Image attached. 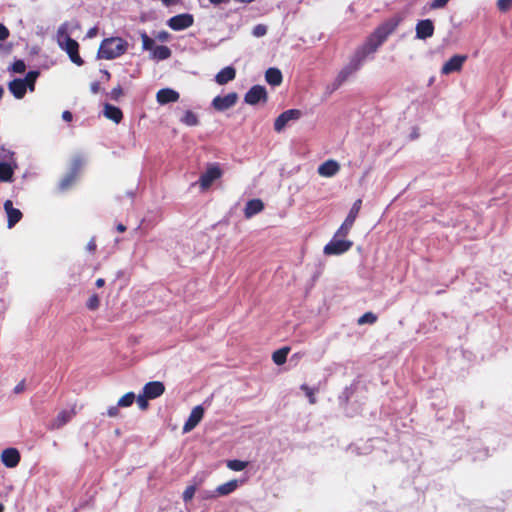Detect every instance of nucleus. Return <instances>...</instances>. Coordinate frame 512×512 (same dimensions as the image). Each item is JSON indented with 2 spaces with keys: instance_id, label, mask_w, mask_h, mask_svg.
<instances>
[{
  "instance_id": "26",
  "label": "nucleus",
  "mask_w": 512,
  "mask_h": 512,
  "mask_svg": "<svg viewBox=\"0 0 512 512\" xmlns=\"http://www.w3.org/2000/svg\"><path fill=\"white\" fill-rule=\"evenodd\" d=\"M238 487V481L237 480H230L224 484H221L219 485L216 490H215V493L217 496H226V495H229L230 493L234 492Z\"/></svg>"
},
{
  "instance_id": "52",
  "label": "nucleus",
  "mask_w": 512,
  "mask_h": 512,
  "mask_svg": "<svg viewBox=\"0 0 512 512\" xmlns=\"http://www.w3.org/2000/svg\"><path fill=\"white\" fill-rule=\"evenodd\" d=\"M121 93H122V90H121V88H120V87H118V88H114V89L112 90V97H113V98H117Z\"/></svg>"
},
{
  "instance_id": "53",
  "label": "nucleus",
  "mask_w": 512,
  "mask_h": 512,
  "mask_svg": "<svg viewBox=\"0 0 512 512\" xmlns=\"http://www.w3.org/2000/svg\"><path fill=\"white\" fill-rule=\"evenodd\" d=\"M116 229L119 233H123L126 231V226L122 223H119L117 226H116Z\"/></svg>"
},
{
  "instance_id": "44",
  "label": "nucleus",
  "mask_w": 512,
  "mask_h": 512,
  "mask_svg": "<svg viewBox=\"0 0 512 512\" xmlns=\"http://www.w3.org/2000/svg\"><path fill=\"white\" fill-rule=\"evenodd\" d=\"M119 407L118 404L116 406H111L107 410V415L109 417H117L119 415Z\"/></svg>"
},
{
  "instance_id": "43",
  "label": "nucleus",
  "mask_w": 512,
  "mask_h": 512,
  "mask_svg": "<svg viewBox=\"0 0 512 512\" xmlns=\"http://www.w3.org/2000/svg\"><path fill=\"white\" fill-rule=\"evenodd\" d=\"M449 0H433L430 4L431 9H439L444 7Z\"/></svg>"
},
{
  "instance_id": "22",
  "label": "nucleus",
  "mask_w": 512,
  "mask_h": 512,
  "mask_svg": "<svg viewBox=\"0 0 512 512\" xmlns=\"http://www.w3.org/2000/svg\"><path fill=\"white\" fill-rule=\"evenodd\" d=\"M236 76V71L233 66H225L222 70H220L216 76L215 81L220 84L224 85L228 83L229 81H232Z\"/></svg>"
},
{
  "instance_id": "17",
  "label": "nucleus",
  "mask_w": 512,
  "mask_h": 512,
  "mask_svg": "<svg viewBox=\"0 0 512 512\" xmlns=\"http://www.w3.org/2000/svg\"><path fill=\"white\" fill-rule=\"evenodd\" d=\"M1 461L6 467L14 468L20 462V453L16 448H7L1 454Z\"/></svg>"
},
{
  "instance_id": "34",
  "label": "nucleus",
  "mask_w": 512,
  "mask_h": 512,
  "mask_svg": "<svg viewBox=\"0 0 512 512\" xmlns=\"http://www.w3.org/2000/svg\"><path fill=\"white\" fill-rule=\"evenodd\" d=\"M141 39L143 49L153 52L154 48L156 47L155 41L152 38H150L146 33L141 34Z\"/></svg>"
},
{
  "instance_id": "39",
  "label": "nucleus",
  "mask_w": 512,
  "mask_h": 512,
  "mask_svg": "<svg viewBox=\"0 0 512 512\" xmlns=\"http://www.w3.org/2000/svg\"><path fill=\"white\" fill-rule=\"evenodd\" d=\"M148 400H150L149 397H145V394L142 392V394L138 395L136 401L141 410H146L149 406Z\"/></svg>"
},
{
  "instance_id": "25",
  "label": "nucleus",
  "mask_w": 512,
  "mask_h": 512,
  "mask_svg": "<svg viewBox=\"0 0 512 512\" xmlns=\"http://www.w3.org/2000/svg\"><path fill=\"white\" fill-rule=\"evenodd\" d=\"M282 73L275 67H270L265 73V80L272 86H279L282 83Z\"/></svg>"
},
{
  "instance_id": "49",
  "label": "nucleus",
  "mask_w": 512,
  "mask_h": 512,
  "mask_svg": "<svg viewBox=\"0 0 512 512\" xmlns=\"http://www.w3.org/2000/svg\"><path fill=\"white\" fill-rule=\"evenodd\" d=\"M62 119L66 122H71L73 119V115L70 111L66 110L62 113Z\"/></svg>"
},
{
  "instance_id": "38",
  "label": "nucleus",
  "mask_w": 512,
  "mask_h": 512,
  "mask_svg": "<svg viewBox=\"0 0 512 512\" xmlns=\"http://www.w3.org/2000/svg\"><path fill=\"white\" fill-rule=\"evenodd\" d=\"M466 60H467V55H465V54H456V55L452 56L447 61L446 64L457 65V64H462Z\"/></svg>"
},
{
  "instance_id": "10",
  "label": "nucleus",
  "mask_w": 512,
  "mask_h": 512,
  "mask_svg": "<svg viewBox=\"0 0 512 512\" xmlns=\"http://www.w3.org/2000/svg\"><path fill=\"white\" fill-rule=\"evenodd\" d=\"M268 99L267 91L264 86H252L244 96L245 103L249 105H256L259 102H266Z\"/></svg>"
},
{
  "instance_id": "59",
  "label": "nucleus",
  "mask_w": 512,
  "mask_h": 512,
  "mask_svg": "<svg viewBox=\"0 0 512 512\" xmlns=\"http://www.w3.org/2000/svg\"><path fill=\"white\" fill-rule=\"evenodd\" d=\"M4 509H5L4 505L2 503H0V512H4Z\"/></svg>"
},
{
  "instance_id": "13",
  "label": "nucleus",
  "mask_w": 512,
  "mask_h": 512,
  "mask_svg": "<svg viewBox=\"0 0 512 512\" xmlns=\"http://www.w3.org/2000/svg\"><path fill=\"white\" fill-rule=\"evenodd\" d=\"M167 24L171 29L180 31L193 24V17L190 14H179L170 18Z\"/></svg>"
},
{
  "instance_id": "4",
  "label": "nucleus",
  "mask_w": 512,
  "mask_h": 512,
  "mask_svg": "<svg viewBox=\"0 0 512 512\" xmlns=\"http://www.w3.org/2000/svg\"><path fill=\"white\" fill-rule=\"evenodd\" d=\"M38 71H29L24 79L16 78L9 82L8 89L17 99H22L27 90H35V82L39 76Z\"/></svg>"
},
{
  "instance_id": "48",
  "label": "nucleus",
  "mask_w": 512,
  "mask_h": 512,
  "mask_svg": "<svg viewBox=\"0 0 512 512\" xmlns=\"http://www.w3.org/2000/svg\"><path fill=\"white\" fill-rule=\"evenodd\" d=\"M90 90L93 94H97L100 91V82L94 81L90 85Z\"/></svg>"
},
{
  "instance_id": "14",
  "label": "nucleus",
  "mask_w": 512,
  "mask_h": 512,
  "mask_svg": "<svg viewBox=\"0 0 512 512\" xmlns=\"http://www.w3.org/2000/svg\"><path fill=\"white\" fill-rule=\"evenodd\" d=\"M4 210L7 214V226L11 229L22 219L23 214L19 209L13 207V203L9 199L4 202Z\"/></svg>"
},
{
  "instance_id": "51",
  "label": "nucleus",
  "mask_w": 512,
  "mask_h": 512,
  "mask_svg": "<svg viewBox=\"0 0 512 512\" xmlns=\"http://www.w3.org/2000/svg\"><path fill=\"white\" fill-rule=\"evenodd\" d=\"M168 37H169V34L165 31L159 32L157 34V38L161 41H166L168 39Z\"/></svg>"
},
{
  "instance_id": "3",
  "label": "nucleus",
  "mask_w": 512,
  "mask_h": 512,
  "mask_svg": "<svg viewBox=\"0 0 512 512\" xmlns=\"http://www.w3.org/2000/svg\"><path fill=\"white\" fill-rule=\"evenodd\" d=\"M396 26V22H385L380 25L367 39L365 44L360 48L359 52L362 55L373 53L385 40L389 33H391ZM361 56L359 60H363Z\"/></svg>"
},
{
  "instance_id": "18",
  "label": "nucleus",
  "mask_w": 512,
  "mask_h": 512,
  "mask_svg": "<svg viewBox=\"0 0 512 512\" xmlns=\"http://www.w3.org/2000/svg\"><path fill=\"white\" fill-rule=\"evenodd\" d=\"M340 170V165L337 161L333 159H329L325 162H323L318 167V174L322 177H333L336 175Z\"/></svg>"
},
{
  "instance_id": "57",
  "label": "nucleus",
  "mask_w": 512,
  "mask_h": 512,
  "mask_svg": "<svg viewBox=\"0 0 512 512\" xmlns=\"http://www.w3.org/2000/svg\"><path fill=\"white\" fill-rule=\"evenodd\" d=\"M3 95H4V89L2 86H0V100L2 99Z\"/></svg>"
},
{
  "instance_id": "40",
  "label": "nucleus",
  "mask_w": 512,
  "mask_h": 512,
  "mask_svg": "<svg viewBox=\"0 0 512 512\" xmlns=\"http://www.w3.org/2000/svg\"><path fill=\"white\" fill-rule=\"evenodd\" d=\"M462 66H442L441 73L443 75H448L453 72H459Z\"/></svg>"
},
{
  "instance_id": "8",
  "label": "nucleus",
  "mask_w": 512,
  "mask_h": 512,
  "mask_svg": "<svg viewBox=\"0 0 512 512\" xmlns=\"http://www.w3.org/2000/svg\"><path fill=\"white\" fill-rule=\"evenodd\" d=\"M358 66H345L337 75L335 80L327 86L328 94H332L342 84L356 75Z\"/></svg>"
},
{
  "instance_id": "31",
  "label": "nucleus",
  "mask_w": 512,
  "mask_h": 512,
  "mask_svg": "<svg viewBox=\"0 0 512 512\" xmlns=\"http://www.w3.org/2000/svg\"><path fill=\"white\" fill-rule=\"evenodd\" d=\"M226 465L230 470L242 471L248 466V462L238 460V459H233V460H228Z\"/></svg>"
},
{
  "instance_id": "45",
  "label": "nucleus",
  "mask_w": 512,
  "mask_h": 512,
  "mask_svg": "<svg viewBox=\"0 0 512 512\" xmlns=\"http://www.w3.org/2000/svg\"><path fill=\"white\" fill-rule=\"evenodd\" d=\"M8 36H9L8 29L3 24L0 23V41L7 39Z\"/></svg>"
},
{
  "instance_id": "9",
  "label": "nucleus",
  "mask_w": 512,
  "mask_h": 512,
  "mask_svg": "<svg viewBox=\"0 0 512 512\" xmlns=\"http://www.w3.org/2000/svg\"><path fill=\"white\" fill-rule=\"evenodd\" d=\"M301 116L302 112L299 109H289L282 112L274 121V130L276 132L283 131L290 121L298 120Z\"/></svg>"
},
{
  "instance_id": "20",
  "label": "nucleus",
  "mask_w": 512,
  "mask_h": 512,
  "mask_svg": "<svg viewBox=\"0 0 512 512\" xmlns=\"http://www.w3.org/2000/svg\"><path fill=\"white\" fill-rule=\"evenodd\" d=\"M434 32L433 22L429 19L421 20L416 25V35L420 39L431 37Z\"/></svg>"
},
{
  "instance_id": "28",
  "label": "nucleus",
  "mask_w": 512,
  "mask_h": 512,
  "mask_svg": "<svg viewBox=\"0 0 512 512\" xmlns=\"http://www.w3.org/2000/svg\"><path fill=\"white\" fill-rule=\"evenodd\" d=\"M289 352H290V347H288V346L282 347V348L274 351L272 354L273 362L276 365H283L287 360V356H288Z\"/></svg>"
},
{
  "instance_id": "47",
  "label": "nucleus",
  "mask_w": 512,
  "mask_h": 512,
  "mask_svg": "<svg viewBox=\"0 0 512 512\" xmlns=\"http://www.w3.org/2000/svg\"><path fill=\"white\" fill-rule=\"evenodd\" d=\"M27 66H9V71L13 73H24Z\"/></svg>"
},
{
  "instance_id": "60",
  "label": "nucleus",
  "mask_w": 512,
  "mask_h": 512,
  "mask_svg": "<svg viewBox=\"0 0 512 512\" xmlns=\"http://www.w3.org/2000/svg\"><path fill=\"white\" fill-rule=\"evenodd\" d=\"M15 64L20 65V64H23V62L22 61H17V62H15Z\"/></svg>"
},
{
  "instance_id": "24",
  "label": "nucleus",
  "mask_w": 512,
  "mask_h": 512,
  "mask_svg": "<svg viewBox=\"0 0 512 512\" xmlns=\"http://www.w3.org/2000/svg\"><path fill=\"white\" fill-rule=\"evenodd\" d=\"M104 115L106 118L114 121L115 123H120L123 119V113L121 109L111 104H105Z\"/></svg>"
},
{
  "instance_id": "46",
  "label": "nucleus",
  "mask_w": 512,
  "mask_h": 512,
  "mask_svg": "<svg viewBox=\"0 0 512 512\" xmlns=\"http://www.w3.org/2000/svg\"><path fill=\"white\" fill-rule=\"evenodd\" d=\"M26 388L25 380H21L15 387H14V393L20 394L22 393Z\"/></svg>"
},
{
  "instance_id": "5",
  "label": "nucleus",
  "mask_w": 512,
  "mask_h": 512,
  "mask_svg": "<svg viewBox=\"0 0 512 512\" xmlns=\"http://www.w3.org/2000/svg\"><path fill=\"white\" fill-rule=\"evenodd\" d=\"M361 206H362V200L361 199H357L353 203V205H352V207H351V209H350L346 219L344 220L342 225L339 227V229L336 231V237L345 238L349 234L351 228L354 225V222H355L356 218L358 217V214L360 212Z\"/></svg>"
},
{
  "instance_id": "15",
  "label": "nucleus",
  "mask_w": 512,
  "mask_h": 512,
  "mask_svg": "<svg viewBox=\"0 0 512 512\" xmlns=\"http://www.w3.org/2000/svg\"><path fill=\"white\" fill-rule=\"evenodd\" d=\"M76 415L75 408L70 410H62L58 413L56 418L50 423V430H57L67 424Z\"/></svg>"
},
{
  "instance_id": "56",
  "label": "nucleus",
  "mask_w": 512,
  "mask_h": 512,
  "mask_svg": "<svg viewBox=\"0 0 512 512\" xmlns=\"http://www.w3.org/2000/svg\"><path fill=\"white\" fill-rule=\"evenodd\" d=\"M212 4H220L224 2L225 0H209Z\"/></svg>"
},
{
  "instance_id": "54",
  "label": "nucleus",
  "mask_w": 512,
  "mask_h": 512,
  "mask_svg": "<svg viewBox=\"0 0 512 512\" xmlns=\"http://www.w3.org/2000/svg\"><path fill=\"white\" fill-rule=\"evenodd\" d=\"M101 73H102V79H104L105 81H108L110 79V74L109 72H107L106 70H101Z\"/></svg>"
},
{
  "instance_id": "36",
  "label": "nucleus",
  "mask_w": 512,
  "mask_h": 512,
  "mask_svg": "<svg viewBox=\"0 0 512 512\" xmlns=\"http://www.w3.org/2000/svg\"><path fill=\"white\" fill-rule=\"evenodd\" d=\"M99 305H100V299L97 294L91 295L86 304V306L89 310H96L99 308Z\"/></svg>"
},
{
  "instance_id": "21",
  "label": "nucleus",
  "mask_w": 512,
  "mask_h": 512,
  "mask_svg": "<svg viewBox=\"0 0 512 512\" xmlns=\"http://www.w3.org/2000/svg\"><path fill=\"white\" fill-rule=\"evenodd\" d=\"M264 210V203L261 199L249 200L244 209L245 218L249 219Z\"/></svg>"
},
{
  "instance_id": "19",
  "label": "nucleus",
  "mask_w": 512,
  "mask_h": 512,
  "mask_svg": "<svg viewBox=\"0 0 512 512\" xmlns=\"http://www.w3.org/2000/svg\"><path fill=\"white\" fill-rule=\"evenodd\" d=\"M179 93L170 88H164L157 92L156 99L159 104H168L179 100Z\"/></svg>"
},
{
  "instance_id": "35",
  "label": "nucleus",
  "mask_w": 512,
  "mask_h": 512,
  "mask_svg": "<svg viewBox=\"0 0 512 512\" xmlns=\"http://www.w3.org/2000/svg\"><path fill=\"white\" fill-rule=\"evenodd\" d=\"M300 388L305 393L306 397L309 400V403L315 404L316 403V397H315L316 390L309 387L307 384H302Z\"/></svg>"
},
{
  "instance_id": "27",
  "label": "nucleus",
  "mask_w": 512,
  "mask_h": 512,
  "mask_svg": "<svg viewBox=\"0 0 512 512\" xmlns=\"http://www.w3.org/2000/svg\"><path fill=\"white\" fill-rule=\"evenodd\" d=\"M13 175V167L7 162H0V182H11Z\"/></svg>"
},
{
  "instance_id": "6",
  "label": "nucleus",
  "mask_w": 512,
  "mask_h": 512,
  "mask_svg": "<svg viewBox=\"0 0 512 512\" xmlns=\"http://www.w3.org/2000/svg\"><path fill=\"white\" fill-rule=\"evenodd\" d=\"M340 238L341 237H336L335 234L332 240L325 245L323 250L325 255H341L350 250L353 246V242Z\"/></svg>"
},
{
  "instance_id": "55",
  "label": "nucleus",
  "mask_w": 512,
  "mask_h": 512,
  "mask_svg": "<svg viewBox=\"0 0 512 512\" xmlns=\"http://www.w3.org/2000/svg\"><path fill=\"white\" fill-rule=\"evenodd\" d=\"M95 284H96L97 287L100 288V287L104 286L105 280L103 278H99V279L96 280Z\"/></svg>"
},
{
  "instance_id": "16",
  "label": "nucleus",
  "mask_w": 512,
  "mask_h": 512,
  "mask_svg": "<svg viewBox=\"0 0 512 512\" xmlns=\"http://www.w3.org/2000/svg\"><path fill=\"white\" fill-rule=\"evenodd\" d=\"M165 392V385L161 381H151L144 385L143 393L145 397L155 399L160 397Z\"/></svg>"
},
{
  "instance_id": "41",
  "label": "nucleus",
  "mask_w": 512,
  "mask_h": 512,
  "mask_svg": "<svg viewBox=\"0 0 512 512\" xmlns=\"http://www.w3.org/2000/svg\"><path fill=\"white\" fill-rule=\"evenodd\" d=\"M497 6L501 11H507L512 6V0H498Z\"/></svg>"
},
{
  "instance_id": "32",
  "label": "nucleus",
  "mask_w": 512,
  "mask_h": 512,
  "mask_svg": "<svg viewBox=\"0 0 512 512\" xmlns=\"http://www.w3.org/2000/svg\"><path fill=\"white\" fill-rule=\"evenodd\" d=\"M378 317L373 312H366L361 317L358 318L357 324H374L377 321Z\"/></svg>"
},
{
  "instance_id": "42",
  "label": "nucleus",
  "mask_w": 512,
  "mask_h": 512,
  "mask_svg": "<svg viewBox=\"0 0 512 512\" xmlns=\"http://www.w3.org/2000/svg\"><path fill=\"white\" fill-rule=\"evenodd\" d=\"M267 32V28L264 25H257L253 29V35L256 37L264 36Z\"/></svg>"
},
{
  "instance_id": "33",
  "label": "nucleus",
  "mask_w": 512,
  "mask_h": 512,
  "mask_svg": "<svg viewBox=\"0 0 512 512\" xmlns=\"http://www.w3.org/2000/svg\"><path fill=\"white\" fill-rule=\"evenodd\" d=\"M134 400L135 394L133 392H128L118 400V406L129 407L133 404Z\"/></svg>"
},
{
  "instance_id": "12",
  "label": "nucleus",
  "mask_w": 512,
  "mask_h": 512,
  "mask_svg": "<svg viewBox=\"0 0 512 512\" xmlns=\"http://www.w3.org/2000/svg\"><path fill=\"white\" fill-rule=\"evenodd\" d=\"M203 416H204V408L201 405L195 406L192 409L187 421L185 422V424L183 426V432L187 433V432L192 431L200 423Z\"/></svg>"
},
{
  "instance_id": "50",
  "label": "nucleus",
  "mask_w": 512,
  "mask_h": 512,
  "mask_svg": "<svg viewBox=\"0 0 512 512\" xmlns=\"http://www.w3.org/2000/svg\"><path fill=\"white\" fill-rule=\"evenodd\" d=\"M98 34V28L92 27L87 31V38H94Z\"/></svg>"
},
{
  "instance_id": "30",
  "label": "nucleus",
  "mask_w": 512,
  "mask_h": 512,
  "mask_svg": "<svg viewBox=\"0 0 512 512\" xmlns=\"http://www.w3.org/2000/svg\"><path fill=\"white\" fill-rule=\"evenodd\" d=\"M152 54L156 60H165L170 56V50L166 46H156Z\"/></svg>"
},
{
  "instance_id": "1",
  "label": "nucleus",
  "mask_w": 512,
  "mask_h": 512,
  "mask_svg": "<svg viewBox=\"0 0 512 512\" xmlns=\"http://www.w3.org/2000/svg\"><path fill=\"white\" fill-rule=\"evenodd\" d=\"M71 23L65 22L61 24L57 30V43L68 55L70 60L75 64H82L79 55V44L70 37Z\"/></svg>"
},
{
  "instance_id": "7",
  "label": "nucleus",
  "mask_w": 512,
  "mask_h": 512,
  "mask_svg": "<svg viewBox=\"0 0 512 512\" xmlns=\"http://www.w3.org/2000/svg\"><path fill=\"white\" fill-rule=\"evenodd\" d=\"M223 172L218 163L208 165L206 171L199 177V185L203 191L207 190L212 183L221 178Z\"/></svg>"
},
{
  "instance_id": "23",
  "label": "nucleus",
  "mask_w": 512,
  "mask_h": 512,
  "mask_svg": "<svg viewBox=\"0 0 512 512\" xmlns=\"http://www.w3.org/2000/svg\"><path fill=\"white\" fill-rule=\"evenodd\" d=\"M78 176V165H75L72 170L67 173L59 183V188L62 191L69 189L76 181Z\"/></svg>"
},
{
  "instance_id": "29",
  "label": "nucleus",
  "mask_w": 512,
  "mask_h": 512,
  "mask_svg": "<svg viewBox=\"0 0 512 512\" xmlns=\"http://www.w3.org/2000/svg\"><path fill=\"white\" fill-rule=\"evenodd\" d=\"M181 122L187 126H196L199 123V119L194 112L187 110L182 116Z\"/></svg>"
},
{
  "instance_id": "37",
  "label": "nucleus",
  "mask_w": 512,
  "mask_h": 512,
  "mask_svg": "<svg viewBox=\"0 0 512 512\" xmlns=\"http://www.w3.org/2000/svg\"><path fill=\"white\" fill-rule=\"evenodd\" d=\"M195 492H196L195 486L191 485V486L186 487V489L183 492V496H182L183 501L184 502L191 501L195 495Z\"/></svg>"
},
{
  "instance_id": "2",
  "label": "nucleus",
  "mask_w": 512,
  "mask_h": 512,
  "mask_svg": "<svg viewBox=\"0 0 512 512\" xmlns=\"http://www.w3.org/2000/svg\"><path fill=\"white\" fill-rule=\"evenodd\" d=\"M129 49V43L121 37L104 39L98 49L97 56L101 60H114L124 55Z\"/></svg>"
},
{
  "instance_id": "11",
  "label": "nucleus",
  "mask_w": 512,
  "mask_h": 512,
  "mask_svg": "<svg viewBox=\"0 0 512 512\" xmlns=\"http://www.w3.org/2000/svg\"><path fill=\"white\" fill-rule=\"evenodd\" d=\"M238 100V95L236 92L228 93L225 96H216L212 101V107L216 111L223 112L225 110L233 107Z\"/></svg>"
},
{
  "instance_id": "58",
  "label": "nucleus",
  "mask_w": 512,
  "mask_h": 512,
  "mask_svg": "<svg viewBox=\"0 0 512 512\" xmlns=\"http://www.w3.org/2000/svg\"><path fill=\"white\" fill-rule=\"evenodd\" d=\"M215 496H216V495L212 493V494H208L207 496H205V498H213V497H215Z\"/></svg>"
}]
</instances>
